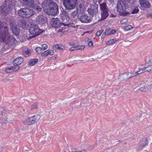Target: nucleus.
<instances>
[{"label":"nucleus","mask_w":152,"mask_h":152,"mask_svg":"<svg viewBox=\"0 0 152 152\" xmlns=\"http://www.w3.org/2000/svg\"><path fill=\"white\" fill-rule=\"evenodd\" d=\"M38 62V60L37 59H33L31 60L29 62V64L31 66H34Z\"/></svg>","instance_id":"obj_27"},{"label":"nucleus","mask_w":152,"mask_h":152,"mask_svg":"<svg viewBox=\"0 0 152 152\" xmlns=\"http://www.w3.org/2000/svg\"><path fill=\"white\" fill-rule=\"evenodd\" d=\"M146 72H149L151 71H152V64L148 65L147 67H146Z\"/></svg>","instance_id":"obj_37"},{"label":"nucleus","mask_w":152,"mask_h":152,"mask_svg":"<svg viewBox=\"0 0 152 152\" xmlns=\"http://www.w3.org/2000/svg\"><path fill=\"white\" fill-rule=\"evenodd\" d=\"M69 44L70 46H72V47L76 46L75 45V43L74 42H70Z\"/></svg>","instance_id":"obj_45"},{"label":"nucleus","mask_w":152,"mask_h":152,"mask_svg":"<svg viewBox=\"0 0 152 152\" xmlns=\"http://www.w3.org/2000/svg\"><path fill=\"white\" fill-rule=\"evenodd\" d=\"M140 5L142 8H148L150 7L151 4L147 0H139Z\"/></svg>","instance_id":"obj_13"},{"label":"nucleus","mask_w":152,"mask_h":152,"mask_svg":"<svg viewBox=\"0 0 152 152\" xmlns=\"http://www.w3.org/2000/svg\"><path fill=\"white\" fill-rule=\"evenodd\" d=\"M146 72V69L143 65L140 66L138 71L135 72V75H138L140 74Z\"/></svg>","instance_id":"obj_15"},{"label":"nucleus","mask_w":152,"mask_h":152,"mask_svg":"<svg viewBox=\"0 0 152 152\" xmlns=\"http://www.w3.org/2000/svg\"><path fill=\"white\" fill-rule=\"evenodd\" d=\"M148 144V140L147 138L142 139L140 140L139 145L137 147V150L138 151L142 150Z\"/></svg>","instance_id":"obj_10"},{"label":"nucleus","mask_w":152,"mask_h":152,"mask_svg":"<svg viewBox=\"0 0 152 152\" xmlns=\"http://www.w3.org/2000/svg\"><path fill=\"white\" fill-rule=\"evenodd\" d=\"M44 30L39 29L36 25H34L31 26L29 29V32L30 34L33 35L32 37H35L42 33Z\"/></svg>","instance_id":"obj_8"},{"label":"nucleus","mask_w":152,"mask_h":152,"mask_svg":"<svg viewBox=\"0 0 152 152\" xmlns=\"http://www.w3.org/2000/svg\"><path fill=\"white\" fill-rule=\"evenodd\" d=\"M139 90L143 92H148L150 91L151 90V86L150 84H146L140 87Z\"/></svg>","instance_id":"obj_14"},{"label":"nucleus","mask_w":152,"mask_h":152,"mask_svg":"<svg viewBox=\"0 0 152 152\" xmlns=\"http://www.w3.org/2000/svg\"><path fill=\"white\" fill-rule=\"evenodd\" d=\"M61 18L63 20V22L61 23L60 19L58 18L53 19L51 22L53 27L56 28L59 27L61 25L64 26H69L71 25L74 24L75 21H73L68 15V14L65 12H63L61 14Z\"/></svg>","instance_id":"obj_2"},{"label":"nucleus","mask_w":152,"mask_h":152,"mask_svg":"<svg viewBox=\"0 0 152 152\" xmlns=\"http://www.w3.org/2000/svg\"><path fill=\"white\" fill-rule=\"evenodd\" d=\"M85 47V46L84 45L76 46V49H77V50H82L84 49Z\"/></svg>","instance_id":"obj_39"},{"label":"nucleus","mask_w":152,"mask_h":152,"mask_svg":"<svg viewBox=\"0 0 152 152\" xmlns=\"http://www.w3.org/2000/svg\"><path fill=\"white\" fill-rule=\"evenodd\" d=\"M15 66L11 67L13 72H15L18 70L20 67L18 65H14Z\"/></svg>","instance_id":"obj_29"},{"label":"nucleus","mask_w":152,"mask_h":152,"mask_svg":"<svg viewBox=\"0 0 152 152\" xmlns=\"http://www.w3.org/2000/svg\"><path fill=\"white\" fill-rule=\"evenodd\" d=\"M6 72L7 73H11L12 72V69L11 67L10 68H8L6 69Z\"/></svg>","instance_id":"obj_42"},{"label":"nucleus","mask_w":152,"mask_h":152,"mask_svg":"<svg viewBox=\"0 0 152 152\" xmlns=\"http://www.w3.org/2000/svg\"><path fill=\"white\" fill-rule=\"evenodd\" d=\"M101 31H98L96 33V35L97 36L99 37L101 35Z\"/></svg>","instance_id":"obj_47"},{"label":"nucleus","mask_w":152,"mask_h":152,"mask_svg":"<svg viewBox=\"0 0 152 152\" xmlns=\"http://www.w3.org/2000/svg\"><path fill=\"white\" fill-rule=\"evenodd\" d=\"M77 152H87V151L85 150H83L81 151H77Z\"/></svg>","instance_id":"obj_49"},{"label":"nucleus","mask_w":152,"mask_h":152,"mask_svg":"<svg viewBox=\"0 0 152 152\" xmlns=\"http://www.w3.org/2000/svg\"><path fill=\"white\" fill-rule=\"evenodd\" d=\"M64 6L66 9L72 10L77 4V0H63Z\"/></svg>","instance_id":"obj_6"},{"label":"nucleus","mask_w":152,"mask_h":152,"mask_svg":"<svg viewBox=\"0 0 152 152\" xmlns=\"http://www.w3.org/2000/svg\"><path fill=\"white\" fill-rule=\"evenodd\" d=\"M36 51L38 54L41 53L42 54V49L40 47H38L36 48Z\"/></svg>","instance_id":"obj_31"},{"label":"nucleus","mask_w":152,"mask_h":152,"mask_svg":"<svg viewBox=\"0 0 152 152\" xmlns=\"http://www.w3.org/2000/svg\"><path fill=\"white\" fill-rule=\"evenodd\" d=\"M87 41L89 46L91 47L93 45V42L91 39L88 38Z\"/></svg>","instance_id":"obj_34"},{"label":"nucleus","mask_w":152,"mask_h":152,"mask_svg":"<svg viewBox=\"0 0 152 152\" xmlns=\"http://www.w3.org/2000/svg\"><path fill=\"white\" fill-rule=\"evenodd\" d=\"M54 54V51L52 50H47L45 51L41 54L42 56L46 57L49 55H52Z\"/></svg>","instance_id":"obj_18"},{"label":"nucleus","mask_w":152,"mask_h":152,"mask_svg":"<svg viewBox=\"0 0 152 152\" xmlns=\"http://www.w3.org/2000/svg\"><path fill=\"white\" fill-rule=\"evenodd\" d=\"M42 47L44 50L48 48V46L46 44H43Z\"/></svg>","instance_id":"obj_43"},{"label":"nucleus","mask_w":152,"mask_h":152,"mask_svg":"<svg viewBox=\"0 0 152 152\" xmlns=\"http://www.w3.org/2000/svg\"><path fill=\"white\" fill-rule=\"evenodd\" d=\"M85 10L84 8L82 7H80L77 9V12L78 13H83Z\"/></svg>","instance_id":"obj_32"},{"label":"nucleus","mask_w":152,"mask_h":152,"mask_svg":"<svg viewBox=\"0 0 152 152\" xmlns=\"http://www.w3.org/2000/svg\"><path fill=\"white\" fill-rule=\"evenodd\" d=\"M75 13V12H74L72 13V15L73 16H74V15H75V14H74Z\"/></svg>","instance_id":"obj_52"},{"label":"nucleus","mask_w":152,"mask_h":152,"mask_svg":"<svg viewBox=\"0 0 152 152\" xmlns=\"http://www.w3.org/2000/svg\"><path fill=\"white\" fill-rule=\"evenodd\" d=\"M149 61L150 63L152 64V56L150 58Z\"/></svg>","instance_id":"obj_48"},{"label":"nucleus","mask_w":152,"mask_h":152,"mask_svg":"<svg viewBox=\"0 0 152 152\" xmlns=\"http://www.w3.org/2000/svg\"><path fill=\"white\" fill-rule=\"evenodd\" d=\"M23 1L26 3V4L31 5L33 2V0H23Z\"/></svg>","instance_id":"obj_36"},{"label":"nucleus","mask_w":152,"mask_h":152,"mask_svg":"<svg viewBox=\"0 0 152 152\" xmlns=\"http://www.w3.org/2000/svg\"><path fill=\"white\" fill-rule=\"evenodd\" d=\"M116 41V40L114 39H111L107 41L106 42V44L107 45H110L114 44Z\"/></svg>","instance_id":"obj_24"},{"label":"nucleus","mask_w":152,"mask_h":152,"mask_svg":"<svg viewBox=\"0 0 152 152\" xmlns=\"http://www.w3.org/2000/svg\"><path fill=\"white\" fill-rule=\"evenodd\" d=\"M23 61V58L21 57H19L16 58L13 61L14 65H19L21 64Z\"/></svg>","instance_id":"obj_17"},{"label":"nucleus","mask_w":152,"mask_h":152,"mask_svg":"<svg viewBox=\"0 0 152 152\" xmlns=\"http://www.w3.org/2000/svg\"><path fill=\"white\" fill-rule=\"evenodd\" d=\"M38 103L37 102H35L32 104L30 107V109L31 110L37 109V108Z\"/></svg>","instance_id":"obj_28"},{"label":"nucleus","mask_w":152,"mask_h":152,"mask_svg":"<svg viewBox=\"0 0 152 152\" xmlns=\"http://www.w3.org/2000/svg\"><path fill=\"white\" fill-rule=\"evenodd\" d=\"M127 76L128 77V79L129 78L133 77L134 76H136L137 75H135V72L133 74L131 72H129L128 73H127Z\"/></svg>","instance_id":"obj_35"},{"label":"nucleus","mask_w":152,"mask_h":152,"mask_svg":"<svg viewBox=\"0 0 152 152\" xmlns=\"http://www.w3.org/2000/svg\"><path fill=\"white\" fill-rule=\"evenodd\" d=\"M4 109L3 108L0 107V118L3 117L4 115Z\"/></svg>","instance_id":"obj_40"},{"label":"nucleus","mask_w":152,"mask_h":152,"mask_svg":"<svg viewBox=\"0 0 152 152\" xmlns=\"http://www.w3.org/2000/svg\"><path fill=\"white\" fill-rule=\"evenodd\" d=\"M98 6H95L94 7V9H89L88 10V13L91 14L93 15L94 14L96 13L98 11Z\"/></svg>","instance_id":"obj_20"},{"label":"nucleus","mask_w":152,"mask_h":152,"mask_svg":"<svg viewBox=\"0 0 152 152\" xmlns=\"http://www.w3.org/2000/svg\"><path fill=\"white\" fill-rule=\"evenodd\" d=\"M28 24H27L25 21H24L23 22L22 25V28L27 29V28L28 27Z\"/></svg>","instance_id":"obj_30"},{"label":"nucleus","mask_w":152,"mask_h":152,"mask_svg":"<svg viewBox=\"0 0 152 152\" xmlns=\"http://www.w3.org/2000/svg\"><path fill=\"white\" fill-rule=\"evenodd\" d=\"M10 26L13 33L16 36L18 35L20 31L19 29L16 27V26H15L13 24H11Z\"/></svg>","instance_id":"obj_16"},{"label":"nucleus","mask_w":152,"mask_h":152,"mask_svg":"<svg viewBox=\"0 0 152 152\" xmlns=\"http://www.w3.org/2000/svg\"><path fill=\"white\" fill-rule=\"evenodd\" d=\"M110 1H111V2H113V0H110Z\"/></svg>","instance_id":"obj_53"},{"label":"nucleus","mask_w":152,"mask_h":152,"mask_svg":"<svg viewBox=\"0 0 152 152\" xmlns=\"http://www.w3.org/2000/svg\"><path fill=\"white\" fill-rule=\"evenodd\" d=\"M128 22V19L126 18L123 19L121 21V22L122 24H125Z\"/></svg>","instance_id":"obj_41"},{"label":"nucleus","mask_w":152,"mask_h":152,"mask_svg":"<svg viewBox=\"0 0 152 152\" xmlns=\"http://www.w3.org/2000/svg\"><path fill=\"white\" fill-rule=\"evenodd\" d=\"M101 11H108V7L105 3H102L100 4Z\"/></svg>","instance_id":"obj_21"},{"label":"nucleus","mask_w":152,"mask_h":152,"mask_svg":"<svg viewBox=\"0 0 152 152\" xmlns=\"http://www.w3.org/2000/svg\"><path fill=\"white\" fill-rule=\"evenodd\" d=\"M149 16L151 17H152V13H151L149 15Z\"/></svg>","instance_id":"obj_51"},{"label":"nucleus","mask_w":152,"mask_h":152,"mask_svg":"<svg viewBox=\"0 0 152 152\" xmlns=\"http://www.w3.org/2000/svg\"><path fill=\"white\" fill-rule=\"evenodd\" d=\"M139 11V10L137 7H134L132 8L131 13L132 14H134L137 13Z\"/></svg>","instance_id":"obj_26"},{"label":"nucleus","mask_w":152,"mask_h":152,"mask_svg":"<svg viewBox=\"0 0 152 152\" xmlns=\"http://www.w3.org/2000/svg\"><path fill=\"white\" fill-rule=\"evenodd\" d=\"M36 20L40 24L42 25L47 22V19L46 17L43 15H39L37 16Z\"/></svg>","instance_id":"obj_9"},{"label":"nucleus","mask_w":152,"mask_h":152,"mask_svg":"<svg viewBox=\"0 0 152 152\" xmlns=\"http://www.w3.org/2000/svg\"><path fill=\"white\" fill-rule=\"evenodd\" d=\"M12 3L10 2L9 3L7 1L6 2V5L3 8V12L6 13H7L11 10L12 8Z\"/></svg>","instance_id":"obj_12"},{"label":"nucleus","mask_w":152,"mask_h":152,"mask_svg":"<svg viewBox=\"0 0 152 152\" xmlns=\"http://www.w3.org/2000/svg\"><path fill=\"white\" fill-rule=\"evenodd\" d=\"M40 118V115L39 114H37L26 118L23 120V122L25 124L31 125L37 122Z\"/></svg>","instance_id":"obj_5"},{"label":"nucleus","mask_w":152,"mask_h":152,"mask_svg":"<svg viewBox=\"0 0 152 152\" xmlns=\"http://www.w3.org/2000/svg\"><path fill=\"white\" fill-rule=\"evenodd\" d=\"M117 10L120 15H124L129 13V5L125 1L120 0L117 3Z\"/></svg>","instance_id":"obj_4"},{"label":"nucleus","mask_w":152,"mask_h":152,"mask_svg":"<svg viewBox=\"0 0 152 152\" xmlns=\"http://www.w3.org/2000/svg\"><path fill=\"white\" fill-rule=\"evenodd\" d=\"M8 81H10V80H8V79H6V80H4V81L5 83H8Z\"/></svg>","instance_id":"obj_50"},{"label":"nucleus","mask_w":152,"mask_h":152,"mask_svg":"<svg viewBox=\"0 0 152 152\" xmlns=\"http://www.w3.org/2000/svg\"><path fill=\"white\" fill-rule=\"evenodd\" d=\"M116 32V31L115 29L112 30L110 31L109 33L110 34H114Z\"/></svg>","instance_id":"obj_44"},{"label":"nucleus","mask_w":152,"mask_h":152,"mask_svg":"<svg viewBox=\"0 0 152 152\" xmlns=\"http://www.w3.org/2000/svg\"><path fill=\"white\" fill-rule=\"evenodd\" d=\"M26 151H28V150H26Z\"/></svg>","instance_id":"obj_55"},{"label":"nucleus","mask_w":152,"mask_h":152,"mask_svg":"<svg viewBox=\"0 0 152 152\" xmlns=\"http://www.w3.org/2000/svg\"><path fill=\"white\" fill-rule=\"evenodd\" d=\"M119 79L121 80H128L129 79L127 73H124L121 75L119 76Z\"/></svg>","instance_id":"obj_23"},{"label":"nucleus","mask_w":152,"mask_h":152,"mask_svg":"<svg viewBox=\"0 0 152 152\" xmlns=\"http://www.w3.org/2000/svg\"><path fill=\"white\" fill-rule=\"evenodd\" d=\"M76 46H73L72 47L69 49V50L70 51H72L77 50L76 49Z\"/></svg>","instance_id":"obj_46"},{"label":"nucleus","mask_w":152,"mask_h":152,"mask_svg":"<svg viewBox=\"0 0 152 152\" xmlns=\"http://www.w3.org/2000/svg\"><path fill=\"white\" fill-rule=\"evenodd\" d=\"M79 19L82 23H90L91 20V17L86 15H83L80 16Z\"/></svg>","instance_id":"obj_11"},{"label":"nucleus","mask_w":152,"mask_h":152,"mask_svg":"<svg viewBox=\"0 0 152 152\" xmlns=\"http://www.w3.org/2000/svg\"><path fill=\"white\" fill-rule=\"evenodd\" d=\"M132 26L131 25H129L124 28V30L125 31H127L130 30L131 28H132Z\"/></svg>","instance_id":"obj_38"},{"label":"nucleus","mask_w":152,"mask_h":152,"mask_svg":"<svg viewBox=\"0 0 152 152\" xmlns=\"http://www.w3.org/2000/svg\"><path fill=\"white\" fill-rule=\"evenodd\" d=\"M54 49L62 50L64 48V47L61 44H56L54 45L53 47Z\"/></svg>","instance_id":"obj_22"},{"label":"nucleus","mask_w":152,"mask_h":152,"mask_svg":"<svg viewBox=\"0 0 152 152\" xmlns=\"http://www.w3.org/2000/svg\"><path fill=\"white\" fill-rule=\"evenodd\" d=\"M44 12L48 15H55L58 11V6L50 0H44L42 4Z\"/></svg>","instance_id":"obj_3"},{"label":"nucleus","mask_w":152,"mask_h":152,"mask_svg":"<svg viewBox=\"0 0 152 152\" xmlns=\"http://www.w3.org/2000/svg\"><path fill=\"white\" fill-rule=\"evenodd\" d=\"M101 17L100 19L101 20L105 19L109 15L108 11H101Z\"/></svg>","instance_id":"obj_19"},{"label":"nucleus","mask_w":152,"mask_h":152,"mask_svg":"<svg viewBox=\"0 0 152 152\" xmlns=\"http://www.w3.org/2000/svg\"><path fill=\"white\" fill-rule=\"evenodd\" d=\"M30 54V51L28 50H27L23 52V55L25 57H27L29 56Z\"/></svg>","instance_id":"obj_33"},{"label":"nucleus","mask_w":152,"mask_h":152,"mask_svg":"<svg viewBox=\"0 0 152 152\" xmlns=\"http://www.w3.org/2000/svg\"><path fill=\"white\" fill-rule=\"evenodd\" d=\"M5 24L0 22V42H4L9 45H12L15 42V40L14 37H10L8 32V29Z\"/></svg>","instance_id":"obj_1"},{"label":"nucleus","mask_w":152,"mask_h":152,"mask_svg":"<svg viewBox=\"0 0 152 152\" xmlns=\"http://www.w3.org/2000/svg\"><path fill=\"white\" fill-rule=\"evenodd\" d=\"M94 0L95 1V0ZM96 2V0H95V3Z\"/></svg>","instance_id":"obj_54"},{"label":"nucleus","mask_w":152,"mask_h":152,"mask_svg":"<svg viewBox=\"0 0 152 152\" xmlns=\"http://www.w3.org/2000/svg\"><path fill=\"white\" fill-rule=\"evenodd\" d=\"M34 14L33 10L27 8L20 9L18 12V15L23 18H29L32 16Z\"/></svg>","instance_id":"obj_7"},{"label":"nucleus","mask_w":152,"mask_h":152,"mask_svg":"<svg viewBox=\"0 0 152 152\" xmlns=\"http://www.w3.org/2000/svg\"><path fill=\"white\" fill-rule=\"evenodd\" d=\"M30 6H31L33 9L38 11H40L41 10V8L40 7L37 5H34L33 3Z\"/></svg>","instance_id":"obj_25"}]
</instances>
